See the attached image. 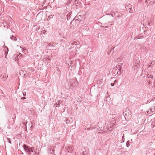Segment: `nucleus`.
<instances>
[{
    "mask_svg": "<svg viewBox=\"0 0 155 155\" xmlns=\"http://www.w3.org/2000/svg\"><path fill=\"white\" fill-rule=\"evenodd\" d=\"M114 120H113L111 122H108L107 123H106L104 127L103 130H104L103 133H107L108 132V130L109 131L112 130L113 127L114 125Z\"/></svg>",
    "mask_w": 155,
    "mask_h": 155,
    "instance_id": "nucleus-1",
    "label": "nucleus"
},
{
    "mask_svg": "<svg viewBox=\"0 0 155 155\" xmlns=\"http://www.w3.org/2000/svg\"><path fill=\"white\" fill-rule=\"evenodd\" d=\"M23 147L24 150L29 154L31 155V152H33L34 147H30L26 145L25 144H23Z\"/></svg>",
    "mask_w": 155,
    "mask_h": 155,
    "instance_id": "nucleus-2",
    "label": "nucleus"
},
{
    "mask_svg": "<svg viewBox=\"0 0 155 155\" xmlns=\"http://www.w3.org/2000/svg\"><path fill=\"white\" fill-rule=\"evenodd\" d=\"M81 16L80 15H77L75 17L74 19L71 21L70 23V24L71 25H72L74 26V23L76 22V21H78L79 22L80 21H81L82 19Z\"/></svg>",
    "mask_w": 155,
    "mask_h": 155,
    "instance_id": "nucleus-3",
    "label": "nucleus"
},
{
    "mask_svg": "<svg viewBox=\"0 0 155 155\" xmlns=\"http://www.w3.org/2000/svg\"><path fill=\"white\" fill-rule=\"evenodd\" d=\"M131 112L129 109L127 110H125L123 112L124 115V116L125 118H126V117H130L131 116Z\"/></svg>",
    "mask_w": 155,
    "mask_h": 155,
    "instance_id": "nucleus-4",
    "label": "nucleus"
},
{
    "mask_svg": "<svg viewBox=\"0 0 155 155\" xmlns=\"http://www.w3.org/2000/svg\"><path fill=\"white\" fill-rule=\"evenodd\" d=\"M78 84V81L75 80H72L71 81V85L72 87H74Z\"/></svg>",
    "mask_w": 155,
    "mask_h": 155,
    "instance_id": "nucleus-5",
    "label": "nucleus"
},
{
    "mask_svg": "<svg viewBox=\"0 0 155 155\" xmlns=\"http://www.w3.org/2000/svg\"><path fill=\"white\" fill-rule=\"evenodd\" d=\"M66 148L67 150H68V152H71L73 150L74 148L71 145L66 146Z\"/></svg>",
    "mask_w": 155,
    "mask_h": 155,
    "instance_id": "nucleus-6",
    "label": "nucleus"
},
{
    "mask_svg": "<svg viewBox=\"0 0 155 155\" xmlns=\"http://www.w3.org/2000/svg\"><path fill=\"white\" fill-rule=\"evenodd\" d=\"M114 70L115 71V73H116L117 74H118V71H120V70L119 68L117 66L114 68Z\"/></svg>",
    "mask_w": 155,
    "mask_h": 155,
    "instance_id": "nucleus-7",
    "label": "nucleus"
},
{
    "mask_svg": "<svg viewBox=\"0 0 155 155\" xmlns=\"http://www.w3.org/2000/svg\"><path fill=\"white\" fill-rule=\"evenodd\" d=\"M62 101L61 100H58V102L57 103L55 104V105H56V107H57V106H59L60 104L61 103Z\"/></svg>",
    "mask_w": 155,
    "mask_h": 155,
    "instance_id": "nucleus-8",
    "label": "nucleus"
},
{
    "mask_svg": "<svg viewBox=\"0 0 155 155\" xmlns=\"http://www.w3.org/2000/svg\"><path fill=\"white\" fill-rule=\"evenodd\" d=\"M67 20H69L70 18L71 17V14L70 13H68L67 15Z\"/></svg>",
    "mask_w": 155,
    "mask_h": 155,
    "instance_id": "nucleus-9",
    "label": "nucleus"
},
{
    "mask_svg": "<svg viewBox=\"0 0 155 155\" xmlns=\"http://www.w3.org/2000/svg\"><path fill=\"white\" fill-rule=\"evenodd\" d=\"M147 77L148 78H150L151 79H152L153 78V76L151 74H148L147 75Z\"/></svg>",
    "mask_w": 155,
    "mask_h": 155,
    "instance_id": "nucleus-10",
    "label": "nucleus"
},
{
    "mask_svg": "<svg viewBox=\"0 0 155 155\" xmlns=\"http://www.w3.org/2000/svg\"><path fill=\"white\" fill-rule=\"evenodd\" d=\"M154 111H155L154 110L153 111L152 109H151L147 111V114H150L151 113H152V112H154Z\"/></svg>",
    "mask_w": 155,
    "mask_h": 155,
    "instance_id": "nucleus-11",
    "label": "nucleus"
},
{
    "mask_svg": "<svg viewBox=\"0 0 155 155\" xmlns=\"http://www.w3.org/2000/svg\"><path fill=\"white\" fill-rule=\"evenodd\" d=\"M140 61L139 60H137L135 61V64H139L140 63Z\"/></svg>",
    "mask_w": 155,
    "mask_h": 155,
    "instance_id": "nucleus-12",
    "label": "nucleus"
},
{
    "mask_svg": "<svg viewBox=\"0 0 155 155\" xmlns=\"http://www.w3.org/2000/svg\"><path fill=\"white\" fill-rule=\"evenodd\" d=\"M139 64H134V69H136L137 68H138V66H139Z\"/></svg>",
    "mask_w": 155,
    "mask_h": 155,
    "instance_id": "nucleus-13",
    "label": "nucleus"
},
{
    "mask_svg": "<svg viewBox=\"0 0 155 155\" xmlns=\"http://www.w3.org/2000/svg\"><path fill=\"white\" fill-rule=\"evenodd\" d=\"M126 144H127V147H128L130 145V143L128 141L127 142Z\"/></svg>",
    "mask_w": 155,
    "mask_h": 155,
    "instance_id": "nucleus-14",
    "label": "nucleus"
},
{
    "mask_svg": "<svg viewBox=\"0 0 155 155\" xmlns=\"http://www.w3.org/2000/svg\"><path fill=\"white\" fill-rule=\"evenodd\" d=\"M84 27L86 29V30H87V31H88L89 29V28L88 27V26H84Z\"/></svg>",
    "mask_w": 155,
    "mask_h": 155,
    "instance_id": "nucleus-15",
    "label": "nucleus"
},
{
    "mask_svg": "<svg viewBox=\"0 0 155 155\" xmlns=\"http://www.w3.org/2000/svg\"><path fill=\"white\" fill-rule=\"evenodd\" d=\"M54 16V15H50L49 17H48V18H53V17Z\"/></svg>",
    "mask_w": 155,
    "mask_h": 155,
    "instance_id": "nucleus-16",
    "label": "nucleus"
},
{
    "mask_svg": "<svg viewBox=\"0 0 155 155\" xmlns=\"http://www.w3.org/2000/svg\"><path fill=\"white\" fill-rule=\"evenodd\" d=\"M65 122L66 124H69L70 122V121L69 120L67 119L66 120Z\"/></svg>",
    "mask_w": 155,
    "mask_h": 155,
    "instance_id": "nucleus-17",
    "label": "nucleus"
},
{
    "mask_svg": "<svg viewBox=\"0 0 155 155\" xmlns=\"http://www.w3.org/2000/svg\"><path fill=\"white\" fill-rule=\"evenodd\" d=\"M10 39H15V37L13 35H11L10 36Z\"/></svg>",
    "mask_w": 155,
    "mask_h": 155,
    "instance_id": "nucleus-18",
    "label": "nucleus"
},
{
    "mask_svg": "<svg viewBox=\"0 0 155 155\" xmlns=\"http://www.w3.org/2000/svg\"><path fill=\"white\" fill-rule=\"evenodd\" d=\"M124 134H123V136H122V140H123V142H124V140H123L124 139Z\"/></svg>",
    "mask_w": 155,
    "mask_h": 155,
    "instance_id": "nucleus-19",
    "label": "nucleus"
},
{
    "mask_svg": "<svg viewBox=\"0 0 155 155\" xmlns=\"http://www.w3.org/2000/svg\"><path fill=\"white\" fill-rule=\"evenodd\" d=\"M23 94L24 96H25L26 95V92H23Z\"/></svg>",
    "mask_w": 155,
    "mask_h": 155,
    "instance_id": "nucleus-20",
    "label": "nucleus"
},
{
    "mask_svg": "<svg viewBox=\"0 0 155 155\" xmlns=\"http://www.w3.org/2000/svg\"><path fill=\"white\" fill-rule=\"evenodd\" d=\"M8 140V142L11 144V140H10V138H7V139Z\"/></svg>",
    "mask_w": 155,
    "mask_h": 155,
    "instance_id": "nucleus-21",
    "label": "nucleus"
},
{
    "mask_svg": "<svg viewBox=\"0 0 155 155\" xmlns=\"http://www.w3.org/2000/svg\"><path fill=\"white\" fill-rule=\"evenodd\" d=\"M150 21H149L147 24V25L148 26H150Z\"/></svg>",
    "mask_w": 155,
    "mask_h": 155,
    "instance_id": "nucleus-22",
    "label": "nucleus"
},
{
    "mask_svg": "<svg viewBox=\"0 0 155 155\" xmlns=\"http://www.w3.org/2000/svg\"><path fill=\"white\" fill-rule=\"evenodd\" d=\"M110 85H111L112 86V87H113L114 86V83H111L110 84Z\"/></svg>",
    "mask_w": 155,
    "mask_h": 155,
    "instance_id": "nucleus-23",
    "label": "nucleus"
},
{
    "mask_svg": "<svg viewBox=\"0 0 155 155\" xmlns=\"http://www.w3.org/2000/svg\"><path fill=\"white\" fill-rule=\"evenodd\" d=\"M7 50H8V51L7 52H6V51H5V54H6L5 56L7 55V53H8V48H7Z\"/></svg>",
    "mask_w": 155,
    "mask_h": 155,
    "instance_id": "nucleus-24",
    "label": "nucleus"
},
{
    "mask_svg": "<svg viewBox=\"0 0 155 155\" xmlns=\"http://www.w3.org/2000/svg\"><path fill=\"white\" fill-rule=\"evenodd\" d=\"M106 15H111L112 17H113V15L112 14H107V13Z\"/></svg>",
    "mask_w": 155,
    "mask_h": 155,
    "instance_id": "nucleus-25",
    "label": "nucleus"
},
{
    "mask_svg": "<svg viewBox=\"0 0 155 155\" xmlns=\"http://www.w3.org/2000/svg\"><path fill=\"white\" fill-rule=\"evenodd\" d=\"M25 99V97H21V99L22 100H24Z\"/></svg>",
    "mask_w": 155,
    "mask_h": 155,
    "instance_id": "nucleus-26",
    "label": "nucleus"
},
{
    "mask_svg": "<svg viewBox=\"0 0 155 155\" xmlns=\"http://www.w3.org/2000/svg\"><path fill=\"white\" fill-rule=\"evenodd\" d=\"M150 0H146L145 1V3L147 4V2L148 1H150Z\"/></svg>",
    "mask_w": 155,
    "mask_h": 155,
    "instance_id": "nucleus-27",
    "label": "nucleus"
},
{
    "mask_svg": "<svg viewBox=\"0 0 155 155\" xmlns=\"http://www.w3.org/2000/svg\"><path fill=\"white\" fill-rule=\"evenodd\" d=\"M114 48L112 49L111 50V52H114Z\"/></svg>",
    "mask_w": 155,
    "mask_h": 155,
    "instance_id": "nucleus-28",
    "label": "nucleus"
},
{
    "mask_svg": "<svg viewBox=\"0 0 155 155\" xmlns=\"http://www.w3.org/2000/svg\"><path fill=\"white\" fill-rule=\"evenodd\" d=\"M153 84L154 85V87H155V81H154L153 83Z\"/></svg>",
    "mask_w": 155,
    "mask_h": 155,
    "instance_id": "nucleus-29",
    "label": "nucleus"
},
{
    "mask_svg": "<svg viewBox=\"0 0 155 155\" xmlns=\"http://www.w3.org/2000/svg\"><path fill=\"white\" fill-rule=\"evenodd\" d=\"M22 56V54H21V53H19V55H18V56H19V57H20V56Z\"/></svg>",
    "mask_w": 155,
    "mask_h": 155,
    "instance_id": "nucleus-30",
    "label": "nucleus"
},
{
    "mask_svg": "<svg viewBox=\"0 0 155 155\" xmlns=\"http://www.w3.org/2000/svg\"><path fill=\"white\" fill-rule=\"evenodd\" d=\"M151 83V81H148V84H150Z\"/></svg>",
    "mask_w": 155,
    "mask_h": 155,
    "instance_id": "nucleus-31",
    "label": "nucleus"
},
{
    "mask_svg": "<svg viewBox=\"0 0 155 155\" xmlns=\"http://www.w3.org/2000/svg\"><path fill=\"white\" fill-rule=\"evenodd\" d=\"M96 127H94V128H93V127H92V126H91V128H92V129H93V128H96Z\"/></svg>",
    "mask_w": 155,
    "mask_h": 155,
    "instance_id": "nucleus-32",
    "label": "nucleus"
},
{
    "mask_svg": "<svg viewBox=\"0 0 155 155\" xmlns=\"http://www.w3.org/2000/svg\"><path fill=\"white\" fill-rule=\"evenodd\" d=\"M108 126H109V128H110V125H107V127H108Z\"/></svg>",
    "mask_w": 155,
    "mask_h": 155,
    "instance_id": "nucleus-33",
    "label": "nucleus"
},
{
    "mask_svg": "<svg viewBox=\"0 0 155 155\" xmlns=\"http://www.w3.org/2000/svg\"><path fill=\"white\" fill-rule=\"evenodd\" d=\"M129 12H130V13H132V12H131V10H130V11Z\"/></svg>",
    "mask_w": 155,
    "mask_h": 155,
    "instance_id": "nucleus-34",
    "label": "nucleus"
},
{
    "mask_svg": "<svg viewBox=\"0 0 155 155\" xmlns=\"http://www.w3.org/2000/svg\"><path fill=\"white\" fill-rule=\"evenodd\" d=\"M155 4V2H153V4Z\"/></svg>",
    "mask_w": 155,
    "mask_h": 155,
    "instance_id": "nucleus-35",
    "label": "nucleus"
},
{
    "mask_svg": "<svg viewBox=\"0 0 155 155\" xmlns=\"http://www.w3.org/2000/svg\"><path fill=\"white\" fill-rule=\"evenodd\" d=\"M75 43H75L74 44V45H78L77 44H76Z\"/></svg>",
    "mask_w": 155,
    "mask_h": 155,
    "instance_id": "nucleus-36",
    "label": "nucleus"
},
{
    "mask_svg": "<svg viewBox=\"0 0 155 155\" xmlns=\"http://www.w3.org/2000/svg\"><path fill=\"white\" fill-rule=\"evenodd\" d=\"M117 81H116V80H115V81H114L115 82H116Z\"/></svg>",
    "mask_w": 155,
    "mask_h": 155,
    "instance_id": "nucleus-37",
    "label": "nucleus"
},
{
    "mask_svg": "<svg viewBox=\"0 0 155 155\" xmlns=\"http://www.w3.org/2000/svg\"><path fill=\"white\" fill-rule=\"evenodd\" d=\"M113 25V24L112 23H111V24H110V25Z\"/></svg>",
    "mask_w": 155,
    "mask_h": 155,
    "instance_id": "nucleus-38",
    "label": "nucleus"
},
{
    "mask_svg": "<svg viewBox=\"0 0 155 155\" xmlns=\"http://www.w3.org/2000/svg\"><path fill=\"white\" fill-rule=\"evenodd\" d=\"M73 44V43H72V45H74V44Z\"/></svg>",
    "mask_w": 155,
    "mask_h": 155,
    "instance_id": "nucleus-39",
    "label": "nucleus"
},
{
    "mask_svg": "<svg viewBox=\"0 0 155 155\" xmlns=\"http://www.w3.org/2000/svg\"><path fill=\"white\" fill-rule=\"evenodd\" d=\"M15 41H16L17 40V39H15Z\"/></svg>",
    "mask_w": 155,
    "mask_h": 155,
    "instance_id": "nucleus-40",
    "label": "nucleus"
},
{
    "mask_svg": "<svg viewBox=\"0 0 155 155\" xmlns=\"http://www.w3.org/2000/svg\"><path fill=\"white\" fill-rule=\"evenodd\" d=\"M137 39H140V38H137Z\"/></svg>",
    "mask_w": 155,
    "mask_h": 155,
    "instance_id": "nucleus-41",
    "label": "nucleus"
},
{
    "mask_svg": "<svg viewBox=\"0 0 155 155\" xmlns=\"http://www.w3.org/2000/svg\"><path fill=\"white\" fill-rule=\"evenodd\" d=\"M83 155H85L84 153L83 154Z\"/></svg>",
    "mask_w": 155,
    "mask_h": 155,
    "instance_id": "nucleus-42",
    "label": "nucleus"
},
{
    "mask_svg": "<svg viewBox=\"0 0 155 155\" xmlns=\"http://www.w3.org/2000/svg\"><path fill=\"white\" fill-rule=\"evenodd\" d=\"M105 28H107V26H106V27H105Z\"/></svg>",
    "mask_w": 155,
    "mask_h": 155,
    "instance_id": "nucleus-43",
    "label": "nucleus"
},
{
    "mask_svg": "<svg viewBox=\"0 0 155 155\" xmlns=\"http://www.w3.org/2000/svg\"><path fill=\"white\" fill-rule=\"evenodd\" d=\"M152 109L153 111V110H153V109Z\"/></svg>",
    "mask_w": 155,
    "mask_h": 155,
    "instance_id": "nucleus-44",
    "label": "nucleus"
}]
</instances>
